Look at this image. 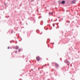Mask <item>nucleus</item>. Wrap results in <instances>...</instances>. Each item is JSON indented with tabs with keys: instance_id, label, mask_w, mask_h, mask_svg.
Here are the masks:
<instances>
[{
	"instance_id": "f257e3e1",
	"label": "nucleus",
	"mask_w": 80,
	"mask_h": 80,
	"mask_svg": "<svg viewBox=\"0 0 80 80\" xmlns=\"http://www.w3.org/2000/svg\"><path fill=\"white\" fill-rule=\"evenodd\" d=\"M36 59L37 60V61H39L40 60V58H39V57H37Z\"/></svg>"
},
{
	"instance_id": "f03ea898",
	"label": "nucleus",
	"mask_w": 80,
	"mask_h": 80,
	"mask_svg": "<svg viewBox=\"0 0 80 80\" xmlns=\"http://www.w3.org/2000/svg\"><path fill=\"white\" fill-rule=\"evenodd\" d=\"M62 4H65V1H62Z\"/></svg>"
},
{
	"instance_id": "7ed1b4c3",
	"label": "nucleus",
	"mask_w": 80,
	"mask_h": 80,
	"mask_svg": "<svg viewBox=\"0 0 80 80\" xmlns=\"http://www.w3.org/2000/svg\"><path fill=\"white\" fill-rule=\"evenodd\" d=\"M55 66H56V67H58V64L56 63Z\"/></svg>"
},
{
	"instance_id": "20e7f679",
	"label": "nucleus",
	"mask_w": 80,
	"mask_h": 80,
	"mask_svg": "<svg viewBox=\"0 0 80 80\" xmlns=\"http://www.w3.org/2000/svg\"><path fill=\"white\" fill-rule=\"evenodd\" d=\"M72 3H75V1H72Z\"/></svg>"
},
{
	"instance_id": "39448f33",
	"label": "nucleus",
	"mask_w": 80,
	"mask_h": 80,
	"mask_svg": "<svg viewBox=\"0 0 80 80\" xmlns=\"http://www.w3.org/2000/svg\"><path fill=\"white\" fill-rule=\"evenodd\" d=\"M16 49H18V46H16V48H15Z\"/></svg>"
},
{
	"instance_id": "423d86ee",
	"label": "nucleus",
	"mask_w": 80,
	"mask_h": 80,
	"mask_svg": "<svg viewBox=\"0 0 80 80\" xmlns=\"http://www.w3.org/2000/svg\"><path fill=\"white\" fill-rule=\"evenodd\" d=\"M66 63H68V61L67 60H66Z\"/></svg>"
},
{
	"instance_id": "0eeeda50",
	"label": "nucleus",
	"mask_w": 80,
	"mask_h": 80,
	"mask_svg": "<svg viewBox=\"0 0 80 80\" xmlns=\"http://www.w3.org/2000/svg\"><path fill=\"white\" fill-rule=\"evenodd\" d=\"M20 50H21L20 49H19V50H18V52H20Z\"/></svg>"
},
{
	"instance_id": "6e6552de",
	"label": "nucleus",
	"mask_w": 80,
	"mask_h": 80,
	"mask_svg": "<svg viewBox=\"0 0 80 80\" xmlns=\"http://www.w3.org/2000/svg\"><path fill=\"white\" fill-rule=\"evenodd\" d=\"M15 53H17V51H16L15 52Z\"/></svg>"
},
{
	"instance_id": "1a4fd4ad",
	"label": "nucleus",
	"mask_w": 80,
	"mask_h": 80,
	"mask_svg": "<svg viewBox=\"0 0 80 80\" xmlns=\"http://www.w3.org/2000/svg\"><path fill=\"white\" fill-rule=\"evenodd\" d=\"M66 62H67V61H66V60L65 61H64L65 63H66Z\"/></svg>"
},
{
	"instance_id": "9d476101",
	"label": "nucleus",
	"mask_w": 80,
	"mask_h": 80,
	"mask_svg": "<svg viewBox=\"0 0 80 80\" xmlns=\"http://www.w3.org/2000/svg\"><path fill=\"white\" fill-rule=\"evenodd\" d=\"M11 32L12 33H13V31H12Z\"/></svg>"
},
{
	"instance_id": "9b49d317",
	"label": "nucleus",
	"mask_w": 80,
	"mask_h": 80,
	"mask_svg": "<svg viewBox=\"0 0 80 80\" xmlns=\"http://www.w3.org/2000/svg\"><path fill=\"white\" fill-rule=\"evenodd\" d=\"M8 49H9V48H10V47H8Z\"/></svg>"
},
{
	"instance_id": "f8f14e48",
	"label": "nucleus",
	"mask_w": 80,
	"mask_h": 80,
	"mask_svg": "<svg viewBox=\"0 0 80 80\" xmlns=\"http://www.w3.org/2000/svg\"><path fill=\"white\" fill-rule=\"evenodd\" d=\"M58 18H60V17H58Z\"/></svg>"
},
{
	"instance_id": "ddd939ff",
	"label": "nucleus",
	"mask_w": 80,
	"mask_h": 80,
	"mask_svg": "<svg viewBox=\"0 0 80 80\" xmlns=\"http://www.w3.org/2000/svg\"><path fill=\"white\" fill-rule=\"evenodd\" d=\"M49 15H50V12H49Z\"/></svg>"
},
{
	"instance_id": "4468645a",
	"label": "nucleus",
	"mask_w": 80,
	"mask_h": 80,
	"mask_svg": "<svg viewBox=\"0 0 80 80\" xmlns=\"http://www.w3.org/2000/svg\"><path fill=\"white\" fill-rule=\"evenodd\" d=\"M70 65V64H68V65Z\"/></svg>"
},
{
	"instance_id": "2eb2a0df",
	"label": "nucleus",
	"mask_w": 80,
	"mask_h": 80,
	"mask_svg": "<svg viewBox=\"0 0 80 80\" xmlns=\"http://www.w3.org/2000/svg\"><path fill=\"white\" fill-rule=\"evenodd\" d=\"M52 14H53V13L52 12Z\"/></svg>"
},
{
	"instance_id": "dca6fc26",
	"label": "nucleus",
	"mask_w": 80,
	"mask_h": 80,
	"mask_svg": "<svg viewBox=\"0 0 80 80\" xmlns=\"http://www.w3.org/2000/svg\"><path fill=\"white\" fill-rule=\"evenodd\" d=\"M69 23H70V22H69Z\"/></svg>"
}]
</instances>
